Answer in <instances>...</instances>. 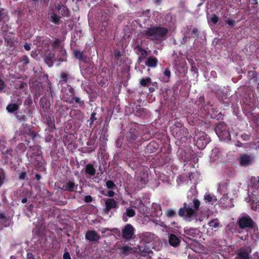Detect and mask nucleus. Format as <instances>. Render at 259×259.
<instances>
[{"mask_svg":"<svg viewBox=\"0 0 259 259\" xmlns=\"http://www.w3.org/2000/svg\"><path fill=\"white\" fill-rule=\"evenodd\" d=\"M106 184L107 187L109 189H112L115 186L114 183L111 181H108Z\"/></svg>","mask_w":259,"mask_h":259,"instance_id":"obj_35","label":"nucleus"},{"mask_svg":"<svg viewBox=\"0 0 259 259\" xmlns=\"http://www.w3.org/2000/svg\"><path fill=\"white\" fill-rule=\"evenodd\" d=\"M250 2L253 4L257 3V0H249Z\"/></svg>","mask_w":259,"mask_h":259,"instance_id":"obj_54","label":"nucleus"},{"mask_svg":"<svg viewBox=\"0 0 259 259\" xmlns=\"http://www.w3.org/2000/svg\"><path fill=\"white\" fill-rule=\"evenodd\" d=\"M251 208L254 210H259V205L257 204V203H252Z\"/></svg>","mask_w":259,"mask_h":259,"instance_id":"obj_38","label":"nucleus"},{"mask_svg":"<svg viewBox=\"0 0 259 259\" xmlns=\"http://www.w3.org/2000/svg\"><path fill=\"white\" fill-rule=\"evenodd\" d=\"M26 176V174L25 172H22L19 176L20 179L23 180L24 179Z\"/></svg>","mask_w":259,"mask_h":259,"instance_id":"obj_48","label":"nucleus"},{"mask_svg":"<svg viewBox=\"0 0 259 259\" xmlns=\"http://www.w3.org/2000/svg\"><path fill=\"white\" fill-rule=\"evenodd\" d=\"M153 145H154V143H150L148 146H147V150H151V148L152 147H153Z\"/></svg>","mask_w":259,"mask_h":259,"instance_id":"obj_52","label":"nucleus"},{"mask_svg":"<svg viewBox=\"0 0 259 259\" xmlns=\"http://www.w3.org/2000/svg\"><path fill=\"white\" fill-rule=\"evenodd\" d=\"M109 231L108 228H103L101 230L102 233H105L106 232Z\"/></svg>","mask_w":259,"mask_h":259,"instance_id":"obj_53","label":"nucleus"},{"mask_svg":"<svg viewBox=\"0 0 259 259\" xmlns=\"http://www.w3.org/2000/svg\"><path fill=\"white\" fill-rule=\"evenodd\" d=\"M43 101H44V99L41 100V104H42V106L44 107V106L43 105Z\"/></svg>","mask_w":259,"mask_h":259,"instance_id":"obj_59","label":"nucleus"},{"mask_svg":"<svg viewBox=\"0 0 259 259\" xmlns=\"http://www.w3.org/2000/svg\"><path fill=\"white\" fill-rule=\"evenodd\" d=\"M73 54L75 58L78 59L79 60H81L82 59V54L80 51L78 50H75L74 51Z\"/></svg>","mask_w":259,"mask_h":259,"instance_id":"obj_31","label":"nucleus"},{"mask_svg":"<svg viewBox=\"0 0 259 259\" xmlns=\"http://www.w3.org/2000/svg\"><path fill=\"white\" fill-rule=\"evenodd\" d=\"M196 140V145L199 149H203L207 144L210 142L209 139L205 133L199 132L195 137Z\"/></svg>","mask_w":259,"mask_h":259,"instance_id":"obj_5","label":"nucleus"},{"mask_svg":"<svg viewBox=\"0 0 259 259\" xmlns=\"http://www.w3.org/2000/svg\"><path fill=\"white\" fill-rule=\"evenodd\" d=\"M151 82V79L150 77H147L146 78H142L140 81V83L142 86H148Z\"/></svg>","mask_w":259,"mask_h":259,"instance_id":"obj_25","label":"nucleus"},{"mask_svg":"<svg viewBox=\"0 0 259 259\" xmlns=\"http://www.w3.org/2000/svg\"><path fill=\"white\" fill-rule=\"evenodd\" d=\"M179 238L175 235L171 234L169 237V243L172 246H177L180 243Z\"/></svg>","mask_w":259,"mask_h":259,"instance_id":"obj_19","label":"nucleus"},{"mask_svg":"<svg viewBox=\"0 0 259 259\" xmlns=\"http://www.w3.org/2000/svg\"><path fill=\"white\" fill-rule=\"evenodd\" d=\"M155 206L156 208H157L158 209H159V211H157V215H161L162 214V212L160 210V206L159 205L155 204Z\"/></svg>","mask_w":259,"mask_h":259,"instance_id":"obj_50","label":"nucleus"},{"mask_svg":"<svg viewBox=\"0 0 259 259\" xmlns=\"http://www.w3.org/2000/svg\"><path fill=\"white\" fill-rule=\"evenodd\" d=\"M3 183L2 177L0 176V186L2 185Z\"/></svg>","mask_w":259,"mask_h":259,"instance_id":"obj_57","label":"nucleus"},{"mask_svg":"<svg viewBox=\"0 0 259 259\" xmlns=\"http://www.w3.org/2000/svg\"><path fill=\"white\" fill-rule=\"evenodd\" d=\"M258 88H259V83H258Z\"/></svg>","mask_w":259,"mask_h":259,"instance_id":"obj_63","label":"nucleus"},{"mask_svg":"<svg viewBox=\"0 0 259 259\" xmlns=\"http://www.w3.org/2000/svg\"><path fill=\"white\" fill-rule=\"evenodd\" d=\"M199 206V201L196 198H194L192 203L189 204L184 203V208H181L179 209V214L180 216L183 217L188 222H191L193 220H195L196 222H201L204 220L205 217L198 215V210Z\"/></svg>","mask_w":259,"mask_h":259,"instance_id":"obj_2","label":"nucleus"},{"mask_svg":"<svg viewBox=\"0 0 259 259\" xmlns=\"http://www.w3.org/2000/svg\"><path fill=\"white\" fill-rule=\"evenodd\" d=\"M167 33V29L162 27L157 26L147 28L143 32V34L147 38L157 41L164 39Z\"/></svg>","mask_w":259,"mask_h":259,"instance_id":"obj_4","label":"nucleus"},{"mask_svg":"<svg viewBox=\"0 0 259 259\" xmlns=\"http://www.w3.org/2000/svg\"><path fill=\"white\" fill-rule=\"evenodd\" d=\"M212 74H214L215 73V72H211Z\"/></svg>","mask_w":259,"mask_h":259,"instance_id":"obj_61","label":"nucleus"},{"mask_svg":"<svg viewBox=\"0 0 259 259\" xmlns=\"http://www.w3.org/2000/svg\"><path fill=\"white\" fill-rule=\"evenodd\" d=\"M35 178L39 180L40 179V176L39 175H35Z\"/></svg>","mask_w":259,"mask_h":259,"instance_id":"obj_55","label":"nucleus"},{"mask_svg":"<svg viewBox=\"0 0 259 259\" xmlns=\"http://www.w3.org/2000/svg\"><path fill=\"white\" fill-rule=\"evenodd\" d=\"M148 181V174L145 171L136 172L135 185L139 189H142Z\"/></svg>","mask_w":259,"mask_h":259,"instance_id":"obj_6","label":"nucleus"},{"mask_svg":"<svg viewBox=\"0 0 259 259\" xmlns=\"http://www.w3.org/2000/svg\"><path fill=\"white\" fill-rule=\"evenodd\" d=\"M154 238V235L151 233L146 232L142 234L141 239L144 242L148 243L151 242Z\"/></svg>","mask_w":259,"mask_h":259,"instance_id":"obj_17","label":"nucleus"},{"mask_svg":"<svg viewBox=\"0 0 259 259\" xmlns=\"http://www.w3.org/2000/svg\"><path fill=\"white\" fill-rule=\"evenodd\" d=\"M92 200V198L90 196H86L85 197V201L87 202H91Z\"/></svg>","mask_w":259,"mask_h":259,"instance_id":"obj_45","label":"nucleus"},{"mask_svg":"<svg viewBox=\"0 0 259 259\" xmlns=\"http://www.w3.org/2000/svg\"><path fill=\"white\" fill-rule=\"evenodd\" d=\"M209 23L211 24H215L216 23H217L219 21V18L218 17L215 16V15H212L210 16L209 19Z\"/></svg>","mask_w":259,"mask_h":259,"instance_id":"obj_30","label":"nucleus"},{"mask_svg":"<svg viewBox=\"0 0 259 259\" xmlns=\"http://www.w3.org/2000/svg\"><path fill=\"white\" fill-rule=\"evenodd\" d=\"M215 133L221 139H229L230 138V133L227 130L226 126L223 124H219L217 126Z\"/></svg>","mask_w":259,"mask_h":259,"instance_id":"obj_8","label":"nucleus"},{"mask_svg":"<svg viewBox=\"0 0 259 259\" xmlns=\"http://www.w3.org/2000/svg\"><path fill=\"white\" fill-rule=\"evenodd\" d=\"M191 191H193V192H195V189L194 188H192L191 190Z\"/></svg>","mask_w":259,"mask_h":259,"instance_id":"obj_58","label":"nucleus"},{"mask_svg":"<svg viewBox=\"0 0 259 259\" xmlns=\"http://www.w3.org/2000/svg\"><path fill=\"white\" fill-rule=\"evenodd\" d=\"M6 41L8 46L12 48L13 49L14 48L16 47L18 42L16 41L13 39L10 38H6Z\"/></svg>","mask_w":259,"mask_h":259,"instance_id":"obj_24","label":"nucleus"},{"mask_svg":"<svg viewBox=\"0 0 259 259\" xmlns=\"http://www.w3.org/2000/svg\"><path fill=\"white\" fill-rule=\"evenodd\" d=\"M95 115H96V113H92V114H91V119L92 120V121H93V122L96 120V118H95Z\"/></svg>","mask_w":259,"mask_h":259,"instance_id":"obj_51","label":"nucleus"},{"mask_svg":"<svg viewBox=\"0 0 259 259\" xmlns=\"http://www.w3.org/2000/svg\"><path fill=\"white\" fill-rule=\"evenodd\" d=\"M241 137H242V138L243 140H245V141H247V140H249V135H247V134H242V135H241Z\"/></svg>","mask_w":259,"mask_h":259,"instance_id":"obj_41","label":"nucleus"},{"mask_svg":"<svg viewBox=\"0 0 259 259\" xmlns=\"http://www.w3.org/2000/svg\"><path fill=\"white\" fill-rule=\"evenodd\" d=\"M74 101L75 102V103L78 104L79 105H82L83 104V102L77 97H73V101Z\"/></svg>","mask_w":259,"mask_h":259,"instance_id":"obj_36","label":"nucleus"},{"mask_svg":"<svg viewBox=\"0 0 259 259\" xmlns=\"http://www.w3.org/2000/svg\"><path fill=\"white\" fill-rule=\"evenodd\" d=\"M238 223L240 227L242 229L246 228H250L253 226V221L252 219L247 215H242L238 220Z\"/></svg>","mask_w":259,"mask_h":259,"instance_id":"obj_9","label":"nucleus"},{"mask_svg":"<svg viewBox=\"0 0 259 259\" xmlns=\"http://www.w3.org/2000/svg\"><path fill=\"white\" fill-rule=\"evenodd\" d=\"M24 47L26 50L29 51L30 50V46L29 44H26L24 45Z\"/></svg>","mask_w":259,"mask_h":259,"instance_id":"obj_49","label":"nucleus"},{"mask_svg":"<svg viewBox=\"0 0 259 259\" xmlns=\"http://www.w3.org/2000/svg\"><path fill=\"white\" fill-rule=\"evenodd\" d=\"M59 11L62 16H67L68 15V10L67 8L64 6H61L59 9Z\"/></svg>","mask_w":259,"mask_h":259,"instance_id":"obj_29","label":"nucleus"},{"mask_svg":"<svg viewBox=\"0 0 259 259\" xmlns=\"http://www.w3.org/2000/svg\"><path fill=\"white\" fill-rule=\"evenodd\" d=\"M5 88V84L4 81L0 79V91L3 90Z\"/></svg>","mask_w":259,"mask_h":259,"instance_id":"obj_43","label":"nucleus"},{"mask_svg":"<svg viewBox=\"0 0 259 259\" xmlns=\"http://www.w3.org/2000/svg\"><path fill=\"white\" fill-rule=\"evenodd\" d=\"M218 192L222 197L219 200L220 203L225 207L231 208L234 206L232 200L238 196V190L233 185L223 182L219 185Z\"/></svg>","mask_w":259,"mask_h":259,"instance_id":"obj_1","label":"nucleus"},{"mask_svg":"<svg viewBox=\"0 0 259 259\" xmlns=\"http://www.w3.org/2000/svg\"><path fill=\"white\" fill-rule=\"evenodd\" d=\"M138 50L139 51V52L141 54V57L139 58V60H141V58L142 57H145L147 56V52L145 51V50H143L141 49V48H138Z\"/></svg>","mask_w":259,"mask_h":259,"instance_id":"obj_32","label":"nucleus"},{"mask_svg":"<svg viewBox=\"0 0 259 259\" xmlns=\"http://www.w3.org/2000/svg\"><path fill=\"white\" fill-rule=\"evenodd\" d=\"M189 259H202L200 255H191L189 256Z\"/></svg>","mask_w":259,"mask_h":259,"instance_id":"obj_37","label":"nucleus"},{"mask_svg":"<svg viewBox=\"0 0 259 259\" xmlns=\"http://www.w3.org/2000/svg\"><path fill=\"white\" fill-rule=\"evenodd\" d=\"M51 21L55 23H58L59 21V18L56 14H53L51 16Z\"/></svg>","mask_w":259,"mask_h":259,"instance_id":"obj_33","label":"nucleus"},{"mask_svg":"<svg viewBox=\"0 0 259 259\" xmlns=\"http://www.w3.org/2000/svg\"><path fill=\"white\" fill-rule=\"evenodd\" d=\"M184 232L188 238L194 240H195V238H199L201 236V233L197 229L185 228Z\"/></svg>","mask_w":259,"mask_h":259,"instance_id":"obj_11","label":"nucleus"},{"mask_svg":"<svg viewBox=\"0 0 259 259\" xmlns=\"http://www.w3.org/2000/svg\"><path fill=\"white\" fill-rule=\"evenodd\" d=\"M18 108V106L16 104H11L9 105L7 109L9 112L13 113L14 111H16Z\"/></svg>","mask_w":259,"mask_h":259,"instance_id":"obj_28","label":"nucleus"},{"mask_svg":"<svg viewBox=\"0 0 259 259\" xmlns=\"http://www.w3.org/2000/svg\"><path fill=\"white\" fill-rule=\"evenodd\" d=\"M137 252V249L128 246H124L120 248V254L126 256L130 253Z\"/></svg>","mask_w":259,"mask_h":259,"instance_id":"obj_12","label":"nucleus"},{"mask_svg":"<svg viewBox=\"0 0 259 259\" xmlns=\"http://www.w3.org/2000/svg\"><path fill=\"white\" fill-rule=\"evenodd\" d=\"M63 259H71L70 254L68 252H65L63 255Z\"/></svg>","mask_w":259,"mask_h":259,"instance_id":"obj_42","label":"nucleus"},{"mask_svg":"<svg viewBox=\"0 0 259 259\" xmlns=\"http://www.w3.org/2000/svg\"><path fill=\"white\" fill-rule=\"evenodd\" d=\"M55 52H59V54L57 57L55 59L54 53H49L46 54V62L48 65L51 67L53 65V61L56 59L59 61H65L66 60V53L64 49L61 47V43L59 40H55L52 44Z\"/></svg>","mask_w":259,"mask_h":259,"instance_id":"obj_3","label":"nucleus"},{"mask_svg":"<svg viewBox=\"0 0 259 259\" xmlns=\"http://www.w3.org/2000/svg\"><path fill=\"white\" fill-rule=\"evenodd\" d=\"M61 78H62L61 81L64 82L66 80V78H67L66 74H65V73H62L61 74Z\"/></svg>","mask_w":259,"mask_h":259,"instance_id":"obj_46","label":"nucleus"},{"mask_svg":"<svg viewBox=\"0 0 259 259\" xmlns=\"http://www.w3.org/2000/svg\"><path fill=\"white\" fill-rule=\"evenodd\" d=\"M157 64V60L154 57H148L147 59L145 64L150 67H155Z\"/></svg>","mask_w":259,"mask_h":259,"instance_id":"obj_20","label":"nucleus"},{"mask_svg":"<svg viewBox=\"0 0 259 259\" xmlns=\"http://www.w3.org/2000/svg\"><path fill=\"white\" fill-rule=\"evenodd\" d=\"M61 92L62 99L63 100L69 103L73 102L74 91L72 87L67 86V88H63Z\"/></svg>","mask_w":259,"mask_h":259,"instance_id":"obj_7","label":"nucleus"},{"mask_svg":"<svg viewBox=\"0 0 259 259\" xmlns=\"http://www.w3.org/2000/svg\"><path fill=\"white\" fill-rule=\"evenodd\" d=\"M134 206L139 209L141 212L142 211H144V208H143L144 205L141 200H137L136 201H135L134 203Z\"/></svg>","mask_w":259,"mask_h":259,"instance_id":"obj_26","label":"nucleus"},{"mask_svg":"<svg viewBox=\"0 0 259 259\" xmlns=\"http://www.w3.org/2000/svg\"><path fill=\"white\" fill-rule=\"evenodd\" d=\"M204 200L206 202L211 204H213L217 201V197L213 194L206 193L204 196Z\"/></svg>","mask_w":259,"mask_h":259,"instance_id":"obj_18","label":"nucleus"},{"mask_svg":"<svg viewBox=\"0 0 259 259\" xmlns=\"http://www.w3.org/2000/svg\"><path fill=\"white\" fill-rule=\"evenodd\" d=\"M166 214L168 217H172L176 214V212L174 210L170 209L166 211Z\"/></svg>","mask_w":259,"mask_h":259,"instance_id":"obj_34","label":"nucleus"},{"mask_svg":"<svg viewBox=\"0 0 259 259\" xmlns=\"http://www.w3.org/2000/svg\"><path fill=\"white\" fill-rule=\"evenodd\" d=\"M116 207V202L113 199H107L105 202V208L104 211L107 213L111 209Z\"/></svg>","mask_w":259,"mask_h":259,"instance_id":"obj_13","label":"nucleus"},{"mask_svg":"<svg viewBox=\"0 0 259 259\" xmlns=\"http://www.w3.org/2000/svg\"><path fill=\"white\" fill-rule=\"evenodd\" d=\"M252 158L250 156L247 155H242L240 156V163L242 166H247L251 164Z\"/></svg>","mask_w":259,"mask_h":259,"instance_id":"obj_15","label":"nucleus"},{"mask_svg":"<svg viewBox=\"0 0 259 259\" xmlns=\"http://www.w3.org/2000/svg\"><path fill=\"white\" fill-rule=\"evenodd\" d=\"M27 202V199L26 198H23L22 200V202L23 203H25Z\"/></svg>","mask_w":259,"mask_h":259,"instance_id":"obj_56","label":"nucleus"},{"mask_svg":"<svg viewBox=\"0 0 259 259\" xmlns=\"http://www.w3.org/2000/svg\"><path fill=\"white\" fill-rule=\"evenodd\" d=\"M125 215L128 217H133L135 215V211L132 208H127L125 212L123 214V218Z\"/></svg>","mask_w":259,"mask_h":259,"instance_id":"obj_27","label":"nucleus"},{"mask_svg":"<svg viewBox=\"0 0 259 259\" xmlns=\"http://www.w3.org/2000/svg\"><path fill=\"white\" fill-rule=\"evenodd\" d=\"M119 52H118L116 54V55H117V56H119Z\"/></svg>","mask_w":259,"mask_h":259,"instance_id":"obj_60","label":"nucleus"},{"mask_svg":"<svg viewBox=\"0 0 259 259\" xmlns=\"http://www.w3.org/2000/svg\"><path fill=\"white\" fill-rule=\"evenodd\" d=\"M85 238L90 241H96L100 238L99 235L95 231H89L85 234Z\"/></svg>","mask_w":259,"mask_h":259,"instance_id":"obj_14","label":"nucleus"},{"mask_svg":"<svg viewBox=\"0 0 259 259\" xmlns=\"http://www.w3.org/2000/svg\"><path fill=\"white\" fill-rule=\"evenodd\" d=\"M227 22L230 26H233L235 24V21L234 20H228L227 21Z\"/></svg>","mask_w":259,"mask_h":259,"instance_id":"obj_47","label":"nucleus"},{"mask_svg":"<svg viewBox=\"0 0 259 259\" xmlns=\"http://www.w3.org/2000/svg\"><path fill=\"white\" fill-rule=\"evenodd\" d=\"M164 74L167 77L168 79L170 76V72L168 69H166L164 71Z\"/></svg>","mask_w":259,"mask_h":259,"instance_id":"obj_39","label":"nucleus"},{"mask_svg":"<svg viewBox=\"0 0 259 259\" xmlns=\"http://www.w3.org/2000/svg\"><path fill=\"white\" fill-rule=\"evenodd\" d=\"M115 193L112 191H108L107 192V196L109 197H113Z\"/></svg>","mask_w":259,"mask_h":259,"instance_id":"obj_44","label":"nucleus"},{"mask_svg":"<svg viewBox=\"0 0 259 259\" xmlns=\"http://www.w3.org/2000/svg\"><path fill=\"white\" fill-rule=\"evenodd\" d=\"M85 172L89 175L90 176H93L95 175L96 170L95 169L94 166L91 164H88L85 165Z\"/></svg>","mask_w":259,"mask_h":259,"instance_id":"obj_21","label":"nucleus"},{"mask_svg":"<svg viewBox=\"0 0 259 259\" xmlns=\"http://www.w3.org/2000/svg\"><path fill=\"white\" fill-rule=\"evenodd\" d=\"M155 2H158L159 0H154Z\"/></svg>","mask_w":259,"mask_h":259,"instance_id":"obj_62","label":"nucleus"},{"mask_svg":"<svg viewBox=\"0 0 259 259\" xmlns=\"http://www.w3.org/2000/svg\"><path fill=\"white\" fill-rule=\"evenodd\" d=\"M208 225L211 230L216 231L219 226L220 223L218 220L214 219L209 222Z\"/></svg>","mask_w":259,"mask_h":259,"instance_id":"obj_23","label":"nucleus"},{"mask_svg":"<svg viewBox=\"0 0 259 259\" xmlns=\"http://www.w3.org/2000/svg\"><path fill=\"white\" fill-rule=\"evenodd\" d=\"M76 189V187L74 183L72 181H69L64 184L62 187V190L64 191H74Z\"/></svg>","mask_w":259,"mask_h":259,"instance_id":"obj_16","label":"nucleus"},{"mask_svg":"<svg viewBox=\"0 0 259 259\" xmlns=\"http://www.w3.org/2000/svg\"><path fill=\"white\" fill-rule=\"evenodd\" d=\"M22 61H23L24 63L25 64L29 63V59L26 56H24L22 57Z\"/></svg>","mask_w":259,"mask_h":259,"instance_id":"obj_40","label":"nucleus"},{"mask_svg":"<svg viewBox=\"0 0 259 259\" xmlns=\"http://www.w3.org/2000/svg\"><path fill=\"white\" fill-rule=\"evenodd\" d=\"M134 228L131 224H127L122 229L123 237L126 240H131L134 234Z\"/></svg>","mask_w":259,"mask_h":259,"instance_id":"obj_10","label":"nucleus"},{"mask_svg":"<svg viewBox=\"0 0 259 259\" xmlns=\"http://www.w3.org/2000/svg\"><path fill=\"white\" fill-rule=\"evenodd\" d=\"M234 259H250L248 253L244 249H241Z\"/></svg>","mask_w":259,"mask_h":259,"instance_id":"obj_22","label":"nucleus"}]
</instances>
